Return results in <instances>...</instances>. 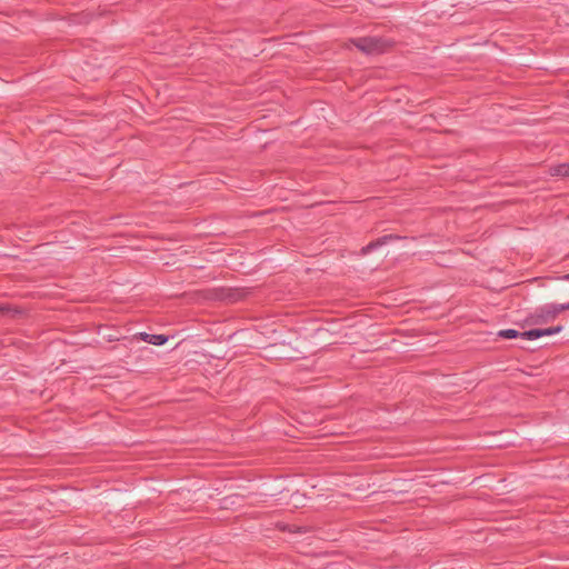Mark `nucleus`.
<instances>
[{
  "mask_svg": "<svg viewBox=\"0 0 569 569\" xmlns=\"http://www.w3.org/2000/svg\"><path fill=\"white\" fill-rule=\"evenodd\" d=\"M351 43L366 54H380L383 53L391 42L381 37H361L351 39Z\"/></svg>",
  "mask_w": 569,
  "mask_h": 569,
  "instance_id": "f257e3e1",
  "label": "nucleus"
},
{
  "mask_svg": "<svg viewBox=\"0 0 569 569\" xmlns=\"http://www.w3.org/2000/svg\"><path fill=\"white\" fill-rule=\"evenodd\" d=\"M557 316L555 303H548L531 313L527 321L531 325H542L553 320Z\"/></svg>",
  "mask_w": 569,
  "mask_h": 569,
  "instance_id": "f03ea898",
  "label": "nucleus"
},
{
  "mask_svg": "<svg viewBox=\"0 0 569 569\" xmlns=\"http://www.w3.org/2000/svg\"><path fill=\"white\" fill-rule=\"evenodd\" d=\"M398 239H401V237L397 236V234H386V236H382L378 239H376L375 241H371L370 243H368L366 247L362 248V252L363 253H368L383 244H387L389 241H392V240H398Z\"/></svg>",
  "mask_w": 569,
  "mask_h": 569,
  "instance_id": "7ed1b4c3",
  "label": "nucleus"
},
{
  "mask_svg": "<svg viewBox=\"0 0 569 569\" xmlns=\"http://www.w3.org/2000/svg\"><path fill=\"white\" fill-rule=\"evenodd\" d=\"M138 337L142 341L148 342V343L153 345V346H162L169 339L168 336H164V335H151V333H147V332H140L138 335Z\"/></svg>",
  "mask_w": 569,
  "mask_h": 569,
  "instance_id": "20e7f679",
  "label": "nucleus"
},
{
  "mask_svg": "<svg viewBox=\"0 0 569 569\" xmlns=\"http://www.w3.org/2000/svg\"><path fill=\"white\" fill-rule=\"evenodd\" d=\"M550 174L552 177L569 178V163H559L550 168Z\"/></svg>",
  "mask_w": 569,
  "mask_h": 569,
  "instance_id": "39448f33",
  "label": "nucleus"
},
{
  "mask_svg": "<svg viewBox=\"0 0 569 569\" xmlns=\"http://www.w3.org/2000/svg\"><path fill=\"white\" fill-rule=\"evenodd\" d=\"M498 336L505 339H515L520 337V332L515 329H505L498 332Z\"/></svg>",
  "mask_w": 569,
  "mask_h": 569,
  "instance_id": "423d86ee",
  "label": "nucleus"
},
{
  "mask_svg": "<svg viewBox=\"0 0 569 569\" xmlns=\"http://www.w3.org/2000/svg\"><path fill=\"white\" fill-rule=\"evenodd\" d=\"M563 329L562 326H556V327H550V328H547V329H542V336H551V335H556V333H559L561 332Z\"/></svg>",
  "mask_w": 569,
  "mask_h": 569,
  "instance_id": "0eeeda50",
  "label": "nucleus"
},
{
  "mask_svg": "<svg viewBox=\"0 0 569 569\" xmlns=\"http://www.w3.org/2000/svg\"><path fill=\"white\" fill-rule=\"evenodd\" d=\"M520 338L526 340H535L533 329L520 332Z\"/></svg>",
  "mask_w": 569,
  "mask_h": 569,
  "instance_id": "6e6552de",
  "label": "nucleus"
},
{
  "mask_svg": "<svg viewBox=\"0 0 569 569\" xmlns=\"http://www.w3.org/2000/svg\"><path fill=\"white\" fill-rule=\"evenodd\" d=\"M555 306H556V311L558 315L562 311L569 310V302L568 303H559V305L555 303Z\"/></svg>",
  "mask_w": 569,
  "mask_h": 569,
  "instance_id": "1a4fd4ad",
  "label": "nucleus"
},
{
  "mask_svg": "<svg viewBox=\"0 0 569 569\" xmlns=\"http://www.w3.org/2000/svg\"><path fill=\"white\" fill-rule=\"evenodd\" d=\"M535 339L541 338L542 336V329H533Z\"/></svg>",
  "mask_w": 569,
  "mask_h": 569,
  "instance_id": "9d476101",
  "label": "nucleus"
},
{
  "mask_svg": "<svg viewBox=\"0 0 569 569\" xmlns=\"http://www.w3.org/2000/svg\"><path fill=\"white\" fill-rule=\"evenodd\" d=\"M562 279L569 281V273L565 274Z\"/></svg>",
  "mask_w": 569,
  "mask_h": 569,
  "instance_id": "9b49d317",
  "label": "nucleus"
},
{
  "mask_svg": "<svg viewBox=\"0 0 569 569\" xmlns=\"http://www.w3.org/2000/svg\"><path fill=\"white\" fill-rule=\"evenodd\" d=\"M2 310H3V309L0 307V312H2Z\"/></svg>",
  "mask_w": 569,
  "mask_h": 569,
  "instance_id": "f8f14e48",
  "label": "nucleus"
}]
</instances>
